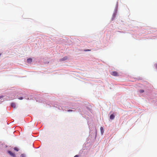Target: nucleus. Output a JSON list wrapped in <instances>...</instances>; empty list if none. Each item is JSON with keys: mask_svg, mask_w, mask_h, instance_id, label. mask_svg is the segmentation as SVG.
I'll return each instance as SVG.
<instances>
[{"mask_svg": "<svg viewBox=\"0 0 157 157\" xmlns=\"http://www.w3.org/2000/svg\"><path fill=\"white\" fill-rule=\"evenodd\" d=\"M100 130H101V133L102 134H103L104 132L103 128L102 127H101L100 128Z\"/></svg>", "mask_w": 157, "mask_h": 157, "instance_id": "7", "label": "nucleus"}, {"mask_svg": "<svg viewBox=\"0 0 157 157\" xmlns=\"http://www.w3.org/2000/svg\"><path fill=\"white\" fill-rule=\"evenodd\" d=\"M78 155H75L74 157H78Z\"/></svg>", "mask_w": 157, "mask_h": 157, "instance_id": "14", "label": "nucleus"}, {"mask_svg": "<svg viewBox=\"0 0 157 157\" xmlns=\"http://www.w3.org/2000/svg\"><path fill=\"white\" fill-rule=\"evenodd\" d=\"M11 106L14 108H16V104L14 103H12L11 104Z\"/></svg>", "mask_w": 157, "mask_h": 157, "instance_id": "3", "label": "nucleus"}, {"mask_svg": "<svg viewBox=\"0 0 157 157\" xmlns=\"http://www.w3.org/2000/svg\"><path fill=\"white\" fill-rule=\"evenodd\" d=\"M18 99L20 100H22L23 99V98L22 97H21L18 98Z\"/></svg>", "mask_w": 157, "mask_h": 157, "instance_id": "12", "label": "nucleus"}, {"mask_svg": "<svg viewBox=\"0 0 157 157\" xmlns=\"http://www.w3.org/2000/svg\"><path fill=\"white\" fill-rule=\"evenodd\" d=\"M8 152L12 156H13V157H15V154L14 153H13L11 151H8Z\"/></svg>", "mask_w": 157, "mask_h": 157, "instance_id": "2", "label": "nucleus"}, {"mask_svg": "<svg viewBox=\"0 0 157 157\" xmlns=\"http://www.w3.org/2000/svg\"><path fill=\"white\" fill-rule=\"evenodd\" d=\"M68 112H72L73 111V110L72 109H69L67 111Z\"/></svg>", "mask_w": 157, "mask_h": 157, "instance_id": "11", "label": "nucleus"}, {"mask_svg": "<svg viewBox=\"0 0 157 157\" xmlns=\"http://www.w3.org/2000/svg\"><path fill=\"white\" fill-rule=\"evenodd\" d=\"M32 59L31 58H29L27 59V62L28 63H30L32 62Z\"/></svg>", "mask_w": 157, "mask_h": 157, "instance_id": "5", "label": "nucleus"}, {"mask_svg": "<svg viewBox=\"0 0 157 157\" xmlns=\"http://www.w3.org/2000/svg\"><path fill=\"white\" fill-rule=\"evenodd\" d=\"M115 117V116L113 114L111 115L110 116V119L111 120H113L114 119Z\"/></svg>", "mask_w": 157, "mask_h": 157, "instance_id": "4", "label": "nucleus"}, {"mask_svg": "<svg viewBox=\"0 0 157 157\" xmlns=\"http://www.w3.org/2000/svg\"><path fill=\"white\" fill-rule=\"evenodd\" d=\"M90 50H90L87 49V50H85V51H90Z\"/></svg>", "mask_w": 157, "mask_h": 157, "instance_id": "13", "label": "nucleus"}, {"mask_svg": "<svg viewBox=\"0 0 157 157\" xmlns=\"http://www.w3.org/2000/svg\"><path fill=\"white\" fill-rule=\"evenodd\" d=\"M156 68L157 69V64H156Z\"/></svg>", "mask_w": 157, "mask_h": 157, "instance_id": "16", "label": "nucleus"}, {"mask_svg": "<svg viewBox=\"0 0 157 157\" xmlns=\"http://www.w3.org/2000/svg\"><path fill=\"white\" fill-rule=\"evenodd\" d=\"M14 150H15V151H19L18 148L17 147H14Z\"/></svg>", "mask_w": 157, "mask_h": 157, "instance_id": "8", "label": "nucleus"}, {"mask_svg": "<svg viewBox=\"0 0 157 157\" xmlns=\"http://www.w3.org/2000/svg\"><path fill=\"white\" fill-rule=\"evenodd\" d=\"M21 157H25V155L24 154H22L21 155Z\"/></svg>", "mask_w": 157, "mask_h": 157, "instance_id": "10", "label": "nucleus"}, {"mask_svg": "<svg viewBox=\"0 0 157 157\" xmlns=\"http://www.w3.org/2000/svg\"><path fill=\"white\" fill-rule=\"evenodd\" d=\"M67 56L63 57V58L61 59V60L64 61L67 60Z\"/></svg>", "mask_w": 157, "mask_h": 157, "instance_id": "6", "label": "nucleus"}, {"mask_svg": "<svg viewBox=\"0 0 157 157\" xmlns=\"http://www.w3.org/2000/svg\"><path fill=\"white\" fill-rule=\"evenodd\" d=\"M3 97V96H0V98H2Z\"/></svg>", "mask_w": 157, "mask_h": 157, "instance_id": "15", "label": "nucleus"}, {"mask_svg": "<svg viewBox=\"0 0 157 157\" xmlns=\"http://www.w3.org/2000/svg\"><path fill=\"white\" fill-rule=\"evenodd\" d=\"M144 91L143 90H139V92L140 93H142L144 92Z\"/></svg>", "mask_w": 157, "mask_h": 157, "instance_id": "9", "label": "nucleus"}, {"mask_svg": "<svg viewBox=\"0 0 157 157\" xmlns=\"http://www.w3.org/2000/svg\"><path fill=\"white\" fill-rule=\"evenodd\" d=\"M111 75L114 76H118V74L117 73L116 71L113 72L111 73Z\"/></svg>", "mask_w": 157, "mask_h": 157, "instance_id": "1", "label": "nucleus"}]
</instances>
